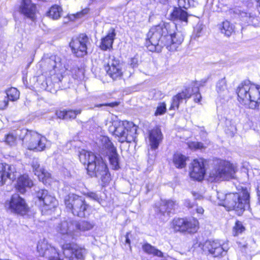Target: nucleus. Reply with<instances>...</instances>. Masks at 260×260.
Returning a JSON list of instances; mask_svg holds the SVG:
<instances>
[{
    "label": "nucleus",
    "instance_id": "nucleus-33",
    "mask_svg": "<svg viewBox=\"0 0 260 260\" xmlns=\"http://www.w3.org/2000/svg\"><path fill=\"white\" fill-rule=\"evenodd\" d=\"M73 228H75V232H77V236L78 235V231H86L93 228V225L88 221H82L79 223L74 222V224L72 225Z\"/></svg>",
    "mask_w": 260,
    "mask_h": 260
},
{
    "label": "nucleus",
    "instance_id": "nucleus-44",
    "mask_svg": "<svg viewBox=\"0 0 260 260\" xmlns=\"http://www.w3.org/2000/svg\"><path fill=\"white\" fill-rule=\"evenodd\" d=\"M203 29V25L202 23H198L194 28V35L195 37L198 38L202 35Z\"/></svg>",
    "mask_w": 260,
    "mask_h": 260
},
{
    "label": "nucleus",
    "instance_id": "nucleus-31",
    "mask_svg": "<svg viewBox=\"0 0 260 260\" xmlns=\"http://www.w3.org/2000/svg\"><path fill=\"white\" fill-rule=\"evenodd\" d=\"M216 90L219 96H224L228 93L226 81L225 78L219 80L216 84Z\"/></svg>",
    "mask_w": 260,
    "mask_h": 260
},
{
    "label": "nucleus",
    "instance_id": "nucleus-27",
    "mask_svg": "<svg viewBox=\"0 0 260 260\" xmlns=\"http://www.w3.org/2000/svg\"><path fill=\"white\" fill-rule=\"evenodd\" d=\"M101 140L103 143L104 146L108 150L107 154L108 155V159L112 165L114 162V147L113 144L107 137H103Z\"/></svg>",
    "mask_w": 260,
    "mask_h": 260
},
{
    "label": "nucleus",
    "instance_id": "nucleus-10",
    "mask_svg": "<svg viewBox=\"0 0 260 260\" xmlns=\"http://www.w3.org/2000/svg\"><path fill=\"white\" fill-rule=\"evenodd\" d=\"M36 197L38 199L42 211L46 213L48 211L52 210L57 205L56 199L45 189H41L36 192Z\"/></svg>",
    "mask_w": 260,
    "mask_h": 260
},
{
    "label": "nucleus",
    "instance_id": "nucleus-40",
    "mask_svg": "<svg viewBox=\"0 0 260 260\" xmlns=\"http://www.w3.org/2000/svg\"><path fill=\"white\" fill-rule=\"evenodd\" d=\"M125 67V64L123 63H118L117 66L115 64V77H121L122 75L123 72L122 70Z\"/></svg>",
    "mask_w": 260,
    "mask_h": 260
},
{
    "label": "nucleus",
    "instance_id": "nucleus-4",
    "mask_svg": "<svg viewBox=\"0 0 260 260\" xmlns=\"http://www.w3.org/2000/svg\"><path fill=\"white\" fill-rule=\"evenodd\" d=\"M236 92L238 100L242 104H248L252 109L260 108V86L251 84L250 81L245 80L239 84Z\"/></svg>",
    "mask_w": 260,
    "mask_h": 260
},
{
    "label": "nucleus",
    "instance_id": "nucleus-37",
    "mask_svg": "<svg viewBox=\"0 0 260 260\" xmlns=\"http://www.w3.org/2000/svg\"><path fill=\"white\" fill-rule=\"evenodd\" d=\"M8 99L11 101L17 100L19 98V91L14 87H11L6 91Z\"/></svg>",
    "mask_w": 260,
    "mask_h": 260
},
{
    "label": "nucleus",
    "instance_id": "nucleus-42",
    "mask_svg": "<svg viewBox=\"0 0 260 260\" xmlns=\"http://www.w3.org/2000/svg\"><path fill=\"white\" fill-rule=\"evenodd\" d=\"M166 111V105L164 103H160L157 107L155 112V115H160L164 114Z\"/></svg>",
    "mask_w": 260,
    "mask_h": 260
},
{
    "label": "nucleus",
    "instance_id": "nucleus-64",
    "mask_svg": "<svg viewBox=\"0 0 260 260\" xmlns=\"http://www.w3.org/2000/svg\"><path fill=\"white\" fill-rule=\"evenodd\" d=\"M49 260H60L59 256L56 257L55 259L53 258H50Z\"/></svg>",
    "mask_w": 260,
    "mask_h": 260
},
{
    "label": "nucleus",
    "instance_id": "nucleus-6",
    "mask_svg": "<svg viewBox=\"0 0 260 260\" xmlns=\"http://www.w3.org/2000/svg\"><path fill=\"white\" fill-rule=\"evenodd\" d=\"M236 170L230 162L220 160L209 174V180L211 182L229 180L235 178Z\"/></svg>",
    "mask_w": 260,
    "mask_h": 260
},
{
    "label": "nucleus",
    "instance_id": "nucleus-8",
    "mask_svg": "<svg viewBox=\"0 0 260 260\" xmlns=\"http://www.w3.org/2000/svg\"><path fill=\"white\" fill-rule=\"evenodd\" d=\"M23 141L28 149L36 151L45 150L48 143L45 137L35 132L26 133Z\"/></svg>",
    "mask_w": 260,
    "mask_h": 260
},
{
    "label": "nucleus",
    "instance_id": "nucleus-13",
    "mask_svg": "<svg viewBox=\"0 0 260 260\" xmlns=\"http://www.w3.org/2000/svg\"><path fill=\"white\" fill-rule=\"evenodd\" d=\"M73 224H74V222L63 221L56 227V231L63 237L64 240L70 241L77 236V232H75Z\"/></svg>",
    "mask_w": 260,
    "mask_h": 260
},
{
    "label": "nucleus",
    "instance_id": "nucleus-56",
    "mask_svg": "<svg viewBox=\"0 0 260 260\" xmlns=\"http://www.w3.org/2000/svg\"><path fill=\"white\" fill-rule=\"evenodd\" d=\"M194 210H196L197 213L201 215H202L204 212V209L201 206H198L197 205V206L194 208Z\"/></svg>",
    "mask_w": 260,
    "mask_h": 260
},
{
    "label": "nucleus",
    "instance_id": "nucleus-53",
    "mask_svg": "<svg viewBox=\"0 0 260 260\" xmlns=\"http://www.w3.org/2000/svg\"><path fill=\"white\" fill-rule=\"evenodd\" d=\"M258 18L257 17H249V20L248 21V23H250L252 25L256 26L258 25Z\"/></svg>",
    "mask_w": 260,
    "mask_h": 260
},
{
    "label": "nucleus",
    "instance_id": "nucleus-18",
    "mask_svg": "<svg viewBox=\"0 0 260 260\" xmlns=\"http://www.w3.org/2000/svg\"><path fill=\"white\" fill-rule=\"evenodd\" d=\"M19 12L27 18L33 20L35 17L36 6L30 0H22Z\"/></svg>",
    "mask_w": 260,
    "mask_h": 260
},
{
    "label": "nucleus",
    "instance_id": "nucleus-34",
    "mask_svg": "<svg viewBox=\"0 0 260 260\" xmlns=\"http://www.w3.org/2000/svg\"><path fill=\"white\" fill-rule=\"evenodd\" d=\"M186 160L187 157L180 153H176L174 155L173 162L177 168L182 169L185 167Z\"/></svg>",
    "mask_w": 260,
    "mask_h": 260
},
{
    "label": "nucleus",
    "instance_id": "nucleus-20",
    "mask_svg": "<svg viewBox=\"0 0 260 260\" xmlns=\"http://www.w3.org/2000/svg\"><path fill=\"white\" fill-rule=\"evenodd\" d=\"M31 166L33 172L38 177L39 179L44 183H47L50 178V174L40 167L38 159H34L32 160Z\"/></svg>",
    "mask_w": 260,
    "mask_h": 260
},
{
    "label": "nucleus",
    "instance_id": "nucleus-60",
    "mask_svg": "<svg viewBox=\"0 0 260 260\" xmlns=\"http://www.w3.org/2000/svg\"><path fill=\"white\" fill-rule=\"evenodd\" d=\"M88 11V10H83V11L80 12V13H78L76 14V18H80L81 17L83 14H86L87 13V12Z\"/></svg>",
    "mask_w": 260,
    "mask_h": 260
},
{
    "label": "nucleus",
    "instance_id": "nucleus-2",
    "mask_svg": "<svg viewBox=\"0 0 260 260\" xmlns=\"http://www.w3.org/2000/svg\"><path fill=\"white\" fill-rule=\"evenodd\" d=\"M79 157L81 163L87 165V170L89 175L99 177L104 182L109 181L108 171L101 156H96L92 152L82 149L79 152Z\"/></svg>",
    "mask_w": 260,
    "mask_h": 260
},
{
    "label": "nucleus",
    "instance_id": "nucleus-35",
    "mask_svg": "<svg viewBox=\"0 0 260 260\" xmlns=\"http://www.w3.org/2000/svg\"><path fill=\"white\" fill-rule=\"evenodd\" d=\"M185 224V219L184 218H175L172 222V226L174 230L176 231L185 232L186 230Z\"/></svg>",
    "mask_w": 260,
    "mask_h": 260
},
{
    "label": "nucleus",
    "instance_id": "nucleus-48",
    "mask_svg": "<svg viewBox=\"0 0 260 260\" xmlns=\"http://www.w3.org/2000/svg\"><path fill=\"white\" fill-rule=\"evenodd\" d=\"M129 65L132 68H135L138 67V57L137 56H135L134 57L131 58Z\"/></svg>",
    "mask_w": 260,
    "mask_h": 260
},
{
    "label": "nucleus",
    "instance_id": "nucleus-63",
    "mask_svg": "<svg viewBox=\"0 0 260 260\" xmlns=\"http://www.w3.org/2000/svg\"><path fill=\"white\" fill-rule=\"evenodd\" d=\"M236 127L235 126H233L231 127V132L232 134H234L236 132Z\"/></svg>",
    "mask_w": 260,
    "mask_h": 260
},
{
    "label": "nucleus",
    "instance_id": "nucleus-58",
    "mask_svg": "<svg viewBox=\"0 0 260 260\" xmlns=\"http://www.w3.org/2000/svg\"><path fill=\"white\" fill-rule=\"evenodd\" d=\"M192 194L194 197V200H201L202 199H203L202 196L200 195L199 193L192 192Z\"/></svg>",
    "mask_w": 260,
    "mask_h": 260
},
{
    "label": "nucleus",
    "instance_id": "nucleus-36",
    "mask_svg": "<svg viewBox=\"0 0 260 260\" xmlns=\"http://www.w3.org/2000/svg\"><path fill=\"white\" fill-rule=\"evenodd\" d=\"M245 227L242 222L237 220L233 228V235L237 236L245 231Z\"/></svg>",
    "mask_w": 260,
    "mask_h": 260
},
{
    "label": "nucleus",
    "instance_id": "nucleus-59",
    "mask_svg": "<svg viewBox=\"0 0 260 260\" xmlns=\"http://www.w3.org/2000/svg\"><path fill=\"white\" fill-rule=\"evenodd\" d=\"M102 106H105L106 107V110H108L107 109V107H114V103H110V104H100V105H96V107H102Z\"/></svg>",
    "mask_w": 260,
    "mask_h": 260
},
{
    "label": "nucleus",
    "instance_id": "nucleus-46",
    "mask_svg": "<svg viewBox=\"0 0 260 260\" xmlns=\"http://www.w3.org/2000/svg\"><path fill=\"white\" fill-rule=\"evenodd\" d=\"M188 147L191 149H201L204 148V145L201 142H193L188 144Z\"/></svg>",
    "mask_w": 260,
    "mask_h": 260
},
{
    "label": "nucleus",
    "instance_id": "nucleus-55",
    "mask_svg": "<svg viewBox=\"0 0 260 260\" xmlns=\"http://www.w3.org/2000/svg\"><path fill=\"white\" fill-rule=\"evenodd\" d=\"M115 170H118L120 168L119 165V160H118V154L116 151V150L115 149Z\"/></svg>",
    "mask_w": 260,
    "mask_h": 260
},
{
    "label": "nucleus",
    "instance_id": "nucleus-43",
    "mask_svg": "<svg viewBox=\"0 0 260 260\" xmlns=\"http://www.w3.org/2000/svg\"><path fill=\"white\" fill-rule=\"evenodd\" d=\"M191 90V92H192V94H194V101L196 102H200L201 99V94L199 93V89L198 87H196L194 88H190Z\"/></svg>",
    "mask_w": 260,
    "mask_h": 260
},
{
    "label": "nucleus",
    "instance_id": "nucleus-19",
    "mask_svg": "<svg viewBox=\"0 0 260 260\" xmlns=\"http://www.w3.org/2000/svg\"><path fill=\"white\" fill-rule=\"evenodd\" d=\"M62 248L64 255L70 260H73L74 257H75L77 260H83L85 249H74L71 244H64Z\"/></svg>",
    "mask_w": 260,
    "mask_h": 260
},
{
    "label": "nucleus",
    "instance_id": "nucleus-17",
    "mask_svg": "<svg viewBox=\"0 0 260 260\" xmlns=\"http://www.w3.org/2000/svg\"><path fill=\"white\" fill-rule=\"evenodd\" d=\"M18 175L15 167L7 164H1L0 171V186L3 185L6 180L9 178L13 180Z\"/></svg>",
    "mask_w": 260,
    "mask_h": 260
},
{
    "label": "nucleus",
    "instance_id": "nucleus-54",
    "mask_svg": "<svg viewBox=\"0 0 260 260\" xmlns=\"http://www.w3.org/2000/svg\"><path fill=\"white\" fill-rule=\"evenodd\" d=\"M56 115L58 118L60 119H66V111H57L56 112Z\"/></svg>",
    "mask_w": 260,
    "mask_h": 260
},
{
    "label": "nucleus",
    "instance_id": "nucleus-41",
    "mask_svg": "<svg viewBox=\"0 0 260 260\" xmlns=\"http://www.w3.org/2000/svg\"><path fill=\"white\" fill-rule=\"evenodd\" d=\"M81 110L66 111V119H74L81 113Z\"/></svg>",
    "mask_w": 260,
    "mask_h": 260
},
{
    "label": "nucleus",
    "instance_id": "nucleus-49",
    "mask_svg": "<svg viewBox=\"0 0 260 260\" xmlns=\"http://www.w3.org/2000/svg\"><path fill=\"white\" fill-rule=\"evenodd\" d=\"M111 67H112V69L109 66V64H108L107 66L105 67V70L107 72V74L112 78L113 79V70L114 69V63H111Z\"/></svg>",
    "mask_w": 260,
    "mask_h": 260
},
{
    "label": "nucleus",
    "instance_id": "nucleus-30",
    "mask_svg": "<svg viewBox=\"0 0 260 260\" xmlns=\"http://www.w3.org/2000/svg\"><path fill=\"white\" fill-rule=\"evenodd\" d=\"M114 40V29L102 40L100 45L101 48L103 50L110 49L112 47Z\"/></svg>",
    "mask_w": 260,
    "mask_h": 260
},
{
    "label": "nucleus",
    "instance_id": "nucleus-16",
    "mask_svg": "<svg viewBox=\"0 0 260 260\" xmlns=\"http://www.w3.org/2000/svg\"><path fill=\"white\" fill-rule=\"evenodd\" d=\"M37 251L39 255L47 256L48 257L49 260L50 258L55 259L59 256V253L57 250L54 247L49 245L48 242L45 239L41 240L38 242Z\"/></svg>",
    "mask_w": 260,
    "mask_h": 260
},
{
    "label": "nucleus",
    "instance_id": "nucleus-29",
    "mask_svg": "<svg viewBox=\"0 0 260 260\" xmlns=\"http://www.w3.org/2000/svg\"><path fill=\"white\" fill-rule=\"evenodd\" d=\"M186 230L185 232L188 233H195L199 229V222L195 218L185 219V224Z\"/></svg>",
    "mask_w": 260,
    "mask_h": 260
},
{
    "label": "nucleus",
    "instance_id": "nucleus-22",
    "mask_svg": "<svg viewBox=\"0 0 260 260\" xmlns=\"http://www.w3.org/2000/svg\"><path fill=\"white\" fill-rule=\"evenodd\" d=\"M162 139V135L160 129L155 127L149 133V141L151 149L155 150Z\"/></svg>",
    "mask_w": 260,
    "mask_h": 260
},
{
    "label": "nucleus",
    "instance_id": "nucleus-15",
    "mask_svg": "<svg viewBox=\"0 0 260 260\" xmlns=\"http://www.w3.org/2000/svg\"><path fill=\"white\" fill-rule=\"evenodd\" d=\"M203 250L208 251L214 257H218L225 253L227 249L218 240H208L203 245Z\"/></svg>",
    "mask_w": 260,
    "mask_h": 260
},
{
    "label": "nucleus",
    "instance_id": "nucleus-28",
    "mask_svg": "<svg viewBox=\"0 0 260 260\" xmlns=\"http://www.w3.org/2000/svg\"><path fill=\"white\" fill-rule=\"evenodd\" d=\"M143 251L146 253L153 256L163 257L164 253L149 243H145L142 246Z\"/></svg>",
    "mask_w": 260,
    "mask_h": 260
},
{
    "label": "nucleus",
    "instance_id": "nucleus-39",
    "mask_svg": "<svg viewBox=\"0 0 260 260\" xmlns=\"http://www.w3.org/2000/svg\"><path fill=\"white\" fill-rule=\"evenodd\" d=\"M165 202L167 206V215H169L172 212V211L174 210L177 205L175 202L172 200L165 201Z\"/></svg>",
    "mask_w": 260,
    "mask_h": 260
},
{
    "label": "nucleus",
    "instance_id": "nucleus-23",
    "mask_svg": "<svg viewBox=\"0 0 260 260\" xmlns=\"http://www.w3.org/2000/svg\"><path fill=\"white\" fill-rule=\"evenodd\" d=\"M188 13L181 8L175 7L170 14V19L175 22L184 23L186 24L188 22Z\"/></svg>",
    "mask_w": 260,
    "mask_h": 260
},
{
    "label": "nucleus",
    "instance_id": "nucleus-1",
    "mask_svg": "<svg viewBox=\"0 0 260 260\" xmlns=\"http://www.w3.org/2000/svg\"><path fill=\"white\" fill-rule=\"evenodd\" d=\"M175 27V22H163L152 26L147 34L145 45L151 52H159L166 46V38Z\"/></svg>",
    "mask_w": 260,
    "mask_h": 260
},
{
    "label": "nucleus",
    "instance_id": "nucleus-3",
    "mask_svg": "<svg viewBox=\"0 0 260 260\" xmlns=\"http://www.w3.org/2000/svg\"><path fill=\"white\" fill-rule=\"evenodd\" d=\"M217 199L222 205L229 210H235L239 216L242 214L246 209H250L249 193L246 190H243L239 193H230L225 194L221 191H217Z\"/></svg>",
    "mask_w": 260,
    "mask_h": 260
},
{
    "label": "nucleus",
    "instance_id": "nucleus-25",
    "mask_svg": "<svg viewBox=\"0 0 260 260\" xmlns=\"http://www.w3.org/2000/svg\"><path fill=\"white\" fill-rule=\"evenodd\" d=\"M41 65L43 66V70L48 72L50 75L55 74V68L56 67V63L54 57L44 59L41 61Z\"/></svg>",
    "mask_w": 260,
    "mask_h": 260
},
{
    "label": "nucleus",
    "instance_id": "nucleus-52",
    "mask_svg": "<svg viewBox=\"0 0 260 260\" xmlns=\"http://www.w3.org/2000/svg\"><path fill=\"white\" fill-rule=\"evenodd\" d=\"M9 103V100L7 98H5L3 100L0 101V109L4 110L6 109Z\"/></svg>",
    "mask_w": 260,
    "mask_h": 260
},
{
    "label": "nucleus",
    "instance_id": "nucleus-45",
    "mask_svg": "<svg viewBox=\"0 0 260 260\" xmlns=\"http://www.w3.org/2000/svg\"><path fill=\"white\" fill-rule=\"evenodd\" d=\"M16 139V137L12 134H8L6 136L5 141L7 144L13 146L15 144Z\"/></svg>",
    "mask_w": 260,
    "mask_h": 260
},
{
    "label": "nucleus",
    "instance_id": "nucleus-11",
    "mask_svg": "<svg viewBox=\"0 0 260 260\" xmlns=\"http://www.w3.org/2000/svg\"><path fill=\"white\" fill-rule=\"evenodd\" d=\"M88 38L84 34L81 35L79 38L73 39L70 44L72 52L77 57H82L86 54V43Z\"/></svg>",
    "mask_w": 260,
    "mask_h": 260
},
{
    "label": "nucleus",
    "instance_id": "nucleus-21",
    "mask_svg": "<svg viewBox=\"0 0 260 260\" xmlns=\"http://www.w3.org/2000/svg\"><path fill=\"white\" fill-rule=\"evenodd\" d=\"M192 92L190 87L185 88L181 92L174 96L172 98V103L170 110H175L178 109L179 104L183 102V100L189 99L191 96Z\"/></svg>",
    "mask_w": 260,
    "mask_h": 260
},
{
    "label": "nucleus",
    "instance_id": "nucleus-61",
    "mask_svg": "<svg viewBox=\"0 0 260 260\" xmlns=\"http://www.w3.org/2000/svg\"><path fill=\"white\" fill-rule=\"evenodd\" d=\"M256 189H257V196H258V202L260 204V182L258 183Z\"/></svg>",
    "mask_w": 260,
    "mask_h": 260
},
{
    "label": "nucleus",
    "instance_id": "nucleus-24",
    "mask_svg": "<svg viewBox=\"0 0 260 260\" xmlns=\"http://www.w3.org/2000/svg\"><path fill=\"white\" fill-rule=\"evenodd\" d=\"M34 185L32 180L27 175L20 176L17 180L16 185V189L21 193L26 191V188H29Z\"/></svg>",
    "mask_w": 260,
    "mask_h": 260
},
{
    "label": "nucleus",
    "instance_id": "nucleus-32",
    "mask_svg": "<svg viewBox=\"0 0 260 260\" xmlns=\"http://www.w3.org/2000/svg\"><path fill=\"white\" fill-rule=\"evenodd\" d=\"M62 12V8L59 6L55 5L50 8L47 15L53 20H57L60 17Z\"/></svg>",
    "mask_w": 260,
    "mask_h": 260
},
{
    "label": "nucleus",
    "instance_id": "nucleus-50",
    "mask_svg": "<svg viewBox=\"0 0 260 260\" xmlns=\"http://www.w3.org/2000/svg\"><path fill=\"white\" fill-rule=\"evenodd\" d=\"M166 204L165 203V201L162 202L160 207H159V212L161 213L164 215H165L166 214H167V209L166 207Z\"/></svg>",
    "mask_w": 260,
    "mask_h": 260
},
{
    "label": "nucleus",
    "instance_id": "nucleus-9",
    "mask_svg": "<svg viewBox=\"0 0 260 260\" xmlns=\"http://www.w3.org/2000/svg\"><path fill=\"white\" fill-rule=\"evenodd\" d=\"M5 207L11 212L21 215L25 214L28 211L25 201L17 194L12 196L10 200L6 202Z\"/></svg>",
    "mask_w": 260,
    "mask_h": 260
},
{
    "label": "nucleus",
    "instance_id": "nucleus-14",
    "mask_svg": "<svg viewBox=\"0 0 260 260\" xmlns=\"http://www.w3.org/2000/svg\"><path fill=\"white\" fill-rule=\"evenodd\" d=\"M189 169V175L191 178L198 181L203 179L206 170L202 159H194L191 164Z\"/></svg>",
    "mask_w": 260,
    "mask_h": 260
},
{
    "label": "nucleus",
    "instance_id": "nucleus-62",
    "mask_svg": "<svg viewBox=\"0 0 260 260\" xmlns=\"http://www.w3.org/2000/svg\"><path fill=\"white\" fill-rule=\"evenodd\" d=\"M200 129L201 135L203 136H205L206 135V132L205 131V128L204 127H199Z\"/></svg>",
    "mask_w": 260,
    "mask_h": 260
},
{
    "label": "nucleus",
    "instance_id": "nucleus-7",
    "mask_svg": "<svg viewBox=\"0 0 260 260\" xmlns=\"http://www.w3.org/2000/svg\"><path fill=\"white\" fill-rule=\"evenodd\" d=\"M64 204L67 208L70 210L74 215L79 217L84 216V212L88 207L82 197L73 193L65 197Z\"/></svg>",
    "mask_w": 260,
    "mask_h": 260
},
{
    "label": "nucleus",
    "instance_id": "nucleus-51",
    "mask_svg": "<svg viewBox=\"0 0 260 260\" xmlns=\"http://www.w3.org/2000/svg\"><path fill=\"white\" fill-rule=\"evenodd\" d=\"M87 196L90 199L100 203V198L96 193L93 192H89L87 193Z\"/></svg>",
    "mask_w": 260,
    "mask_h": 260
},
{
    "label": "nucleus",
    "instance_id": "nucleus-38",
    "mask_svg": "<svg viewBox=\"0 0 260 260\" xmlns=\"http://www.w3.org/2000/svg\"><path fill=\"white\" fill-rule=\"evenodd\" d=\"M179 8L187 9L190 7H195L197 2L195 0H178Z\"/></svg>",
    "mask_w": 260,
    "mask_h": 260
},
{
    "label": "nucleus",
    "instance_id": "nucleus-26",
    "mask_svg": "<svg viewBox=\"0 0 260 260\" xmlns=\"http://www.w3.org/2000/svg\"><path fill=\"white\" fill-rule=\"evenodd\" d=\"M221 33L226 37L231 36L235 32V25L229 21H225L218 24Z\"/></svg>",
    "mask_w": 260,
    "mask_h": 260
},
{
    "label": "nucleus",
    "instance_id": "nucleus-12",
    "mask_svg": "<svg viewBox=\"0 0 260 260\" xmlns=\"http://www.w3.org/2000/svg\"><path fill=\"white\" fill-rule=\"evenodd\" d=\"M176 28H172V32L168 34V36L166 38V48L171 51L177 50L179 46L182 44L184 40V35L181 31H175Z\"/></svg>",
    "mask_w": 260,
    "mask_h": 260
},
{
    "label": "nucleus",
    "instance_id": "nucleus-57",
    "mask_svg": "<svg viewBox=\"0 0 260 260\" xmlns=\"http://www.w3.org/2000/svg\"><path fill=\"white\" fill-rule=\"evenodd\" d=\"M128 235H129V233H127L126 235L125 236H124L123 238L125 242V244H128L129 245V246H130L131 241L129 238Z\"/></svg>",
    "mask_w": 260,
    "mask_h": 260
},
{
    "label": "nucleus",
    "instance_id": "nucleus-5",
    "mask_svg": "<svg viewBox=\"0 0 260 260\" xmlns=\"http://www.w3.org/2000/svg\"><path fill=\"white\" fill-rule=\"evenodd\" d=\"M137 128L132 122L121 121L115 117V136L121 143L136 142Z\"/></svg>",
    "mask_w": 260,
    "mask_h": 260
},
{
    "label": "nucleus",
    "instance_id": "nucleus-47",
    "mask_svg": "<svg viewBox=\"0 0 260 260\" xmlns=\"http://www.w3.org/2000/svg\"><path fill=\"white\" fill-rule=\"evenodd\" d=\"M184 206L187 207L188 209H192L194 211V208L197 206V204L192 202L190 200L186 199L184 201Z\"/></svg>",
    "mask_w": 260,
    "mask_h": 260
}]
</instances>
